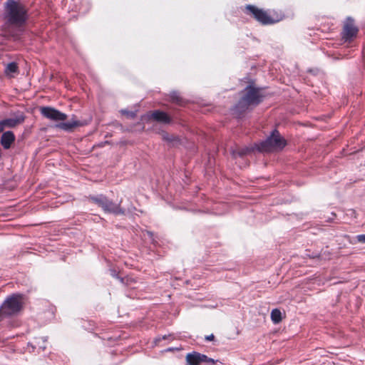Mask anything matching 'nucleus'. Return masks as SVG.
<instances>
[{
  "label": "nucleus",
  "mask_w": 365,
  "mask_h": 365,
  "mask_svg": "<svg viewBox=\"0 0 365 365\" xmlns=\"http://www.w3.org/2000/svg\"><path fill=\"white\" fill-rule=\"evenodd\" d=\"M186 361L187 365H200L201 363H205L206 365H214L218 362V360L215 361L205 354L192 351L187 354Z\"/></svg>",
  "instance_id": "39448f33"
},
{
  "label": "nucleus",
  "mask_w": 365,
  "mask_h": 365,
  "mask_svg": "<svg viewBox=\"0 0 365 365\" xmlns=\"http://www.w3.org/2000/svg\"><path fill=\"white\" fill-rule=\"evenodd\" d=\"M41 114L53 121H63L67 118V115L60 110L49 106L41 107L40 108Z\"/></svg>",
  "instance_id": "6e6552de"
},
{
  "label": "nucleus",
  "mask_w": 365,
  "mask_h": 365,
  "mask_svg": "<svg viewBox=\"0 0 365 365\" xmlns=\"http://www.w3.org/2000/svg\"><path fill=\"white\" fill-rule=\"evenodd\" d=\"M88 199L93 203L101 207L106 213L113 214L115 215L125 214V210L120 207L121 201L119 203H115L103 194L90 195Z\"/></svg>",
  "instance_id": "20e7f679"
},
{
  "label": "nucleus",
  "mask_w": 365,
  "mask_h": 365,
  "mask_svg": "<svg viewBox=\"0 0 365 365\" xmlns=\"http://www.w3.org/2000/svg\"><path fill=\"white\" fill-rule=\"evenodd\" d=\"M15 140V135L11 131L4 132L1 138V144L4 149H9Z\"/></svg>",
  "instance_id": "f8f14e48"
},
{
  "label": "nucleus",
  "mask_w": 365,
  "mask_h": 365,
  "mask_svg": "<svg viewBox=\"0 0 365 365\" xmlns=\"http://www.w3.org/2000/svg\"><path fill=\"white\" fill-rule=\"evenodd\" d=\"M24 120L25 116L22 113L19 114L13 118L4 119L0 121V127H1V131H3L5 128H14L16 125L22 123Z\"/></svg>",
  "instance_id": "1a4fd4ad"
},
{
  "label": "nucleus",
  "mask_w": 365,
  "mask_h": 365,
  "mask_svg": "<svg viewBox=\"0 0 365 365\" xmlns=\"http://www.w3.org/2000/svg\"><path fill=\"white\" fill-rule=\"evenodd\" d=\"M121 113L123 114H126L128 116H129L130 118H134L135 116V113L133 111H129L127 110H122Z\"/></svg>",
  "instance_id": "f3484780"
},
{
  "label": "nucleus",
  "mask_w": 365,
  "mask_h": 365,
  "mask_svg": "<svg viewBox=\"0 0 365 365\" xmlns=\"http://www.w3.org/2000/svg\"><path fill=\"white\" fill-rule=\"evenodd\" d=\"M271 319L275 324H279L282 321V312L278 309H274L271 312Z\"/></svg>",
  "instance_id": "ddd939ff"
},
{
  "label": "nucleus",
  "mask_w": 365,
  "mask_h": 365,
  "mask_svg": "<svg viewBox=\"0 0 365 365\" xmlns=\"http://www.w3.org/2000/svg\"><path fill=\"white\" fill-rule=\"evenodd\" d=\"M160 340H161L160 338L156 339V341H160Z\"/></svg>",
  "instance_id": "bb28decb"
},
{
  "label": "nucleus",
  "mask_w": 365,
  "mask_h": 365,
  "mask_svg": "<svg viewBox=\"0 0 365 365\" xmlns=\"http://www.w3.org/2000/svg\"><path fill=\"white\" fill-rule=\"evenodd\" d=\"M111 274H112V276H113V277H116V278H118V279H120V281H121V282H123V279L122 278H120V277L118 276V274L115 273V270H111Z\"/></svg>",
  "instance_id": "412c9836"
},
{
  "label": "nucleus",
  "mask_w": 365,
  "mask_h": 365,
  "mask_svg": "<svg viewBox=\"0 0 365 365\" xmlns=\"http://www.w3.org/2000/svg\"><path fill=\"white\" fill-rule=\"evenodd\" d=\"M147 235L149 236L150 239H153V233L150 231H147Z\"/></svg>",
  "instance_id": "4be33fe9"
},
{
  "label": "nucleus",
  "mask_w": 365,
  "mask_h": 365,
  "mask_svg": "<svg viewBox=\"0 0 365 365\" xmlns=\"http://www.w3.org/2000/svg\"><path fill=\"white\" fill-rule=\"evenodd\" d=\"M150 118L157 122L165 124H169L171 123L170 117L166 113L159 110H156L151 113Z\"/></svg>",
  "instance_id": "9b49d317"
},
{
  "label": "nucleus",
  "mask_w": 365,
  "mask_h": 365,
  "mask_svg": "<svg viewBox=\"0 0 365 365\" xmlns=\"http://www.w3.org/2000/svg\"><path fill=\"white\" fill-rule=\"evenodd\" d=\"M163 140H165L168 142H170V143H173V141L177 140V138L175 135H170L168 133H165L163 134Z\"/></svg>",
  "instance_id": "dca6fc26"
},
{
  "label": "nucleus",
  "mask_w": 365,
  "mask_h": 365,
  "mask_svg": "<svg viewBox=\"0 0 365 365\" xmlns=\"http://www.w3.org/2000/svg\"><path fill=\"white\" fill-rule=\"evenodd\" d=\"M18 71V65L16 62H11L8 63L5 68V72L7 74L14 73Z\"/></svg>",
  "instance_id": "2eb2a0df"
},
{
  "label": "nucleus",
  "mask_w": 365,
  "mask_h": 365,
  "mask_svg": "<svg viewBox=\"0 0 365 365\" xmlns=\"http://www.w3.org/2000/svg\"><path fill=\"white\" fill-rule=\"evenodd\" d=\"M286 144L285 139L274 129L265 140L255 144V148L259 152H271L283 149Z\"/></svg>",
  "instance_id": "7ed1b4c3"
},
{
  "label": "nucleus",
  "mask_w": 365,
  "mask_h": 365,
  "mask_svg": "<svg viewBox=\"0 0 365 365\" xmlns=\"http://www.w3.org/2000/svg\"><path fill=\"white\" fill-rule=\"evenodd\" d=\"M84 125L80 120L72 118L68 122H61L56 125V127L66 132H71L76 127L83 126Z\"/></svg>",
  "instance_id": "9d476101"
},
{
  "label": "nucleus",
  "mask_w": 365,
  "mask_h": 365,
  "mask_svg": "<svg viewBox=\"0 0 365 365\" xmlns=\"http://www.w3.org/2000/svg\"><path fill=\"white\" fill-rule=\"evenodd\" d=\"M261 91V88L248 85L244 89L242 97L235 105L236 110L242 113L247 110L250 106H257L259 105L263 99Z\"/></svg>",
  "instance_id": "f03ea898"
},
{
  "label": "nucleus",
  "mask_w": 365,
  "mask_h": 365,
  "mask_svg": "<svg viewBox=\"0 0 365 365\" xmlns=\"http://www.w3.org/2000/svg\"><path fill=\"white\" fill-rule=\"evenodd\" d=\"M359 29L354 25V20L351 17H347L341 32L342 39L345 42H351L358 34Z\"/></svg>",
  "instance_id": "423d86ee"
},
{
  "label": "nucleus",
  "mask_w": 365,
  "mask_h": 365,
  "mask_svg": "<svg viewBox=\"0 0 365 365\" xmlns=\"http://www.w3.org/2000/svg\"><path fill=\"white\" fill-rule=\"evenodd\" d=\"M1 132H2V131H1V127H0V133H1Z\"/></svg>",
  "instance_id": "cd10ccee"
},
{
  "label": "nucleus",
  "mask_w": 365,
  "mask_h": 365,
  "mask_svg": "<svg viewBox=\"0 0 365 365\" xmlns=\"http://www.w3.org/2000/svg\"><path fill=\"white\" fill-rule=\"evenodd\" d=\"M254 149H256L255 146L254 148H249V147L242 148L239 149L237 151L233 152V155L235 156L236 155H237L240 157H243L245 155H249L250 153H251L254 150Z\"/></svg>",
  "instance_id": "4468645a"
},
{
  "label": "nucleus",
  "mask_w": 365,
  "mask_h": 365,
  "mask_svg": "<svg viewBox=\"0 0 365 365\" xmlns=\"http://www.w3.org/2000/svg\"><path fill=\"white\" fill-rule=\"evenodd\" d=\"M358 242L361 243H365V234L364 235H359L356 236Z\"/></svg>",
  "instance_id": "6ab92c4d"
},
{
  "label": "nucleus",
  "mask_w": 365,
  "mask_h": 365,
  "mask_svg": "<svg viewBox=\"0 0 365 365\" xmlns=\"http://www.w3.org/2000/svg\"><path fill=\"white\" fill-rule=\"evenodd\" d=\"M246 9L248 13L263 25L272 24L275 21L262 9L252 5H247Z\"/></svg>",
  "instance_id": "0eeeda50"
},
{
  "label": "nucleus",
  "mask_w": 365,
  "mask_h": 365,
  "mask_svg": "<svg viewBox=\"0 0 365 365\" xmlns=\"http://www.w3.org/2000/svg\"><path fill=\"white\" fill-rule=\"evenodd\" d=\"M162 339H167L166 335H164V336L162 337Z\"/></svg>",
  "instance_id": "b1692460"
},
{
  "label": "nucleus",
  "mask_w": 365,
  "mask_h": 365,
  "mask_svg": "<svg viewBox=\"0 0 365 365\" xmlns=\"http://www.w3.org/2000/svg\"><path fill=\"white\" fill-rule=\"evenodd\" d=\"M43 341H46V337H42L41 338Z\"/></svg>",
  "instance_id": "393cba45"
},
{
  "label": "nucleus",
  "mask_w": 365,
  "mask_h": 365,
  "mask_svg": "<svg viewBox=\"0 0 365 365\" xmlns=\"http://www.w3.org/2000/svg\"><path fill=\"white\" fill-rule=\"evenodd\" d=\"M171 98L174 102L179 103L180 101V97L178 96L176 93H172Z\"/></svg>",
  "instance_id": "a211bd4d"
},
{
  "label": "nucleus",
  "mask_w": 365,
  "mask_h": 365,
  "mask_svg": "<svg viewBox=\"0 0 365 365\" xmlns=\"http://www.w3.org/2000/svg\"><path fill=\"white\" fill-rule=\"evenodd\" d=\"M3 19L4 34L14 41H20L29 19L27 7L19 1L6 0L4 4Z\"/></svg>",
  "instance_id": "f257e3e1"
},
{
  "label": "nucleus",
  "mask_w": 365,
  "mask_h": 365,
  "mask_svg": "<svg viewBox=\"0 0 365 365\" xmlns=\"http://www.w3.org/2000/svg\"><path fill=\"white\" fill-rule=\"evenodd\" d=\"M205 339L206 341H212L215 339V336L212 334L210 335L205 336Z\"/></svg>",
  "instance_id": "aec40b11"
},
{
  "label": "nucleus",
  "mask_w": 365,
  "mask_h": 365,
  "mask_svg": "<svg viewBox=\"0 0 365 365\" xmlns=\"http://www.w3.org/2000/svg\"><path fill=\"white\" fill-rule=\"evenodd\" d=\"M318 257L317 255L312 256V258Z\"/></svg>",
  "instance_id": "a878e982"
},
{
  "label": "nucleus",
  "mask_w": 365,
  "mask_h": 365,
  "mask_svg": "<svg viewBox=\"0 0 365 365\" xmlns=\"http://www.w3.org/2000/svg\"><path fill=\"white\" fill-rule=\"evenodd\" d=\"M87 11V10H83L81 8L79 9V12L81 14H85Z\"/></svg>",
  "instance_id": "5701e85b"
}]
</instances>
